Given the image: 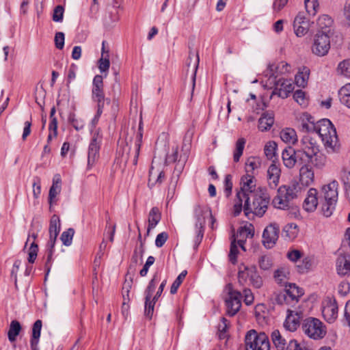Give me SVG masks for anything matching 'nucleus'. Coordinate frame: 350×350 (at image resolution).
Returning a JSON list of instances; mask_svg holds the SVG:
<instances>
[{"mask_svg":"<svg viewBox=\"0 0 350 350\" xmlns=\"http://www.w3.org/2000/svg\"><path fill=\"white\" fill-rule=\"evenodd\" d=\"M300 130L306 133H316L321 137L328 153L338 150L340 144L336 129L328 119H322L314 122V118L308 113L302 114Z\"/></svg>","mask_w":350,"mask_h":350,"instance_id":"nucleus-1","label":"nucleus"},{"mask_svg":"<svg viewBox=\"0 0 350 350\" xmlns=\"http://www.w3.org/2000/svg\"><path fill=\"white\" fill-rule=\"evenodd\" d=\"M256 180L253 175L247 174L243 176L240 181V189L237 191L234 204L233 206V214L237 216L243 209V200H250L251 196L254 194Z\"/></svg>","mask_w":350,"mask_h":350,"instance_id":"nucleus-2","label":"nucleus"},{"mask_svg":"<svg viewBox=\"0 0 350 350\" xmlns=\"http://www.w3.org/2000/svg\"><path fill=\"white\" fill-rule=\"evenodd\" d=\"M252 203L250 200H243V208L246 216L252 213L258 217H262L266 213L269 203V197L265 193H256L251 196Z\"/></svg>","mask_w":350,"mask_h":350,"instance_id":"nucleus-3","label":"nucleus"},{"mask_svg":"<svg viewBox=\"0 0 350 350\" xmlns=\"http://www.w3.org/2000/svg\"><path fill=\"white\" fill-rule=\"evenodd\" d=\"M301 329L308 337L314 340L322 339L327 333L323 323L314 317H308L303 320Z\"/></svg>","mask_w":350,"mask_h":350,"instance_id":"nucleus-4","label":"nucleus"},{"mask_svg":"<svg viewBox=\"0 0 350 350\" xmlns=\"http://www.w3.org/2000/svg\"><path fill=\"white\" fill-rule=\"evenodd\" d=\"M194 217L196 218V237L195 240L196 244L198 245L202 241L204 236V227L205 225V219L210 217L212 224L215 221V219L212 215L211 209L206 206H200L196 204L193 208Z\"/></svg>","mask_w":350,"mask_h":350,"instance_id":"nucleus-5","label":"nucleus"},{"mask_svg":"<svg viewBox=\"0 0 350 350\" xmlns=\"http://www.w3.org/2000/svg\"><path fill=\"white\" fill-rule=\"evenodd\" d=\"M245 350H270L267 336L264 332L250 330L245 337Z\"/></svg>","mask_w":350,"mask_h":350,"instance_id":"nucleus-6","label":"nucleus"},{"mask_svg":"<svg viewBox=\"0 0 350 350\" xmlns=\"http://www.w3.org/2000/svg\"><path fill=\"white\" fill-rule=\"evenodd\" d=\"M329 31H318L314 36L311 46L312 53L318 56H325L330 49Z\"/></svg>","mask_w":350,"mask_h":350,"instance_id":"nucleus-7","label":"nucleus"},{"mask_svg":"<svg viewBox=\"0 0 350 350\" xmlns=\"http://www.w3.org/2000/svg\"><path fill=\"white\" fill-rule=\"evenodd\" d=\"M297 154L299 161L302 163L306 159H310L315 153L319 152L317 142L309 136H304L300 141Z\"/></svg>","mask_w":350,"mask_h":350,"instance_id":"nucleus-8","label":"nucleus"},{"mask_svg":"<svg viewBox=\"0 0 350 350\" xmlns=\"http://www.w3.org/2000/svg\"><path fill=\"white\" fill-rule=\"evenodd\" d=\"M228 297L226 299V313L230 317L234 316L241 306V294L233 288L232 284H228L226 286Z\"/></svg>","mask_w":350,"mask_h":350,"instance_id":"nucleus-9","label":"nucleus"},{"mask_svg":"<svg viewBox=\"0 0 350 350\" xmlns=\"http://www.w3.org/2000/svg\"><path fill=\"white\" fill-rule=\"evenodd\" d=\"M102 139L99 130L95 131L92 134L88 150V169H91L99 158Z\"/></svg>","mask_w":350,"mask_h":350,"instance_id":"nucleus-10","label":"nucleus"},{"mask_svg":"<svg viewBox=\"0 0 350 350\" xmlns=\"http://www.w3.org/2000/svg\"><path fill=\"white\" fill-rule=\"evenodd\" d=\"M103 78L101 75H96L92 81V99L97 106L104 107L105 100L109 103L110 99L106 98L103 90Z\"/></svg>","mask_w":350,"mask_h":350,"instance_id":"nucleus-11","label":"nucleus"},{"mask_svg":"<svg viewBox=\"0 0 350 350\" xmlns=\"http://www.w3.org/2000/svg\"><path fill=\"white\" fill-rule=\"evenodd\" d=\"M280 232V227L275 224H270L264 230L262 233V243L266 248L271 249L276 243Z\"/></svg>","mask_w":350,"mask_h":350,"instance_id":"nucleus-12","label":"nucleus"},{"mask_svg":"<svg viewBox=\"0 0 350 350\" xmlns=\"http://www.w3.org/2000/svg\"><path fill=\"white\" fill-rule=\"evenodd\" d=\"M303 317V312L299 308L292 310L287 309V316L284 323V327L290 331L294 332L300 325V319Z\"/></svg>","mask_w":350,"mask_h":350,"instance_id":"nucleus-13","label":"nucleus"},{"mask_svg":"<svg viewBox=\"0 0 350 350\" xmlns=\"http://www.w3.org/2000/svg\"><path fill=\"white\" fill-rule=\"evenodd\" d=\"M310 29V21L305 13L299 12L293 21V29L297 37L305 36Z\"/></svg>","mask_w":350,"mask_h":350,"instance_id":"nucleus-14","label":"nucleus"},{"mask_svg":"<svg viewBox=\"0 0 350 350\" xmlns=\"http://www.w3.org/2000/svg\"><path fill=\"white\" fill-rule=\"evenodd\" d=\"M293 90L294 84L291 80L281 78L275 83L272 95H278L282 98H286Z\"/></svg>","mask_w":350,"mask_h":350,"instance_id":"nucleus-15","label":"nucleus"},{"mask_svg":"<svg viewBox=\"0 0 350 350\" xmlns=\"http://www.w3.org/2000/svg\"><path fill=\"white\" fill-rule=\"evenodd\" d=\"M301 191V187L297 181H293L288 185H282L278 189V193L284 196L290 202L296 199Z\"/></svg>","mask_w":350,"mask_h":350,"instance_id":"nucleus-16","label":"nucleus"},{"mask_svg":"<svg viewBox=\"0 0 350 350\" xmlns=\"http://www.w3.org/2000/svg\"><path fill=\"white\" fill-rule=\"evenodd\" d=\"M281 169L274 161L268 167L267 170V183L269 189H275L280 183Z\"/></svg>","mask_w":350,"mask_h":350,"instance_id":"nucleus-17","label":"nucleus"},{"mask_svg":"<svg viewBox=\"0 0 350 350\" xmlns=\"http://www.w3.org/2000/svg\"><path fill=\"white\" fill-rule=\"evenodd\" d=\"M324 319L328 323H333L338 317V305L335 299H326L322 308Z\"/></svg>","mask_w":350,"mask_h":350,"instance_id":"nucleus-18","label":"nucleus"},{"mask_svg":"<svg viewBox=\"0 0 350 350\" xmlns=\"http://www.w3.org/2000/svg\"><path fill=\"white\" fill-rule=\"evenodd\" d=\"M338 181L335 180L323 185L321 189V199L338 201Z\"/></svg>","mask_w":350,"mask_h":350,"instance_id":"nucleus-19","label":"nucleus"},{"mask_svg":"<svg viewBox=\"0 0 350 350\" xmlns=\"http://www.w3.org/2000/svg\"><path fill=\"white\" fill-rule=\"evenodd\" d=\"M318 193V191L315 188H310L308 191L306 198L303 203V208L306 211L312 213L317 209L319 204Z\"/></svg>","mask_w":350,"mask_h":350,"instance_id":"nucleus-20","label":"nucleus"},{"mask_svg":"<svg viewBox=\"0 0 350 350\" xmlns=\"http://www.w3.org/2000/svg\"><path fill=\"white\" fill-rule=\"evenodd\" d=\"M297 150L288 147L283 150L282 159L284 165L288 169H292L295 166L298 159Z\"/></svg>","mask_w":350,"mask_h":350,"instance_id":"nucleus-21","label":"nucleus"},{"mask_svg":"<svg viewBox=\"0 0 350 350\" xmlns=\"http://www.w3.org/2000/svg\"><path fill=\"white\" fill-rule=\"evenodd\" d=\"M299 169V180L301 183L305 186H310L314 181V173L311 166L306 163Z\"/></svg>","mask_w":350,"mask_h":350,"instance_id":"nucleus-22","label":"nucleus"},{"mask_svg":"<svg viewBox=\"0 0 350 350\" xmlns=\"http://www.w3.org/2000/svg\"><path fill=\"white\" fill-rule=\"evenodd\" d=\"M336 270L340 275H350V256L340 255L336 261Z\"/></svg>","mask_w":350,"mask_h":350,"instance_id":"nucleus-23","label":"nucleus"},{"mask_svg":"<svg viewBox=\"0 0 350 350\" xmlns=\"http://www.w3.org/2000/svg\"><path fill=\"white\" fill-rule=\"evenodd\" d=\"M256 269L254 267H249L245 265H241L238 273V281L240 285L245 286L249 284L250 278H252Z\"/></svg>","mask_w":350,"mask_h":350,"instance_id":"nucleus-24","label":"nucleus"},{"mask_svg":"<svg viewBox=\"0 0 350 350\" xmlns=\"http://www.w3.org/2000/svg\"><path fill=\"white\" fill-rule=\"evenodd\" d=\"M254 236V226L250 224L239 228L237 234L233 236V239H236V242H241L245 244L247 238Z\"/></svg>","mask_w":350,"mask_h":350,"instance_id":"nucleus-25","label":"nucleus"},{"mask_svg":"<svg viewBox=\"0 0 350 350\" xmlns=\"http://www.w3.org/2000/svg\"><path fill=\"white\" fill-rule=\"evenodd\" d=\"M42 322L41 320H37L32 327V334L30 340L31 350H39L38 342L40 337Z\"/></svg>","mask_w":350,"mask_h":350,"instance_id":"nucleus-26","label":"nucleus"},{"mask_svg":"<svg viewBox=\"0 0 350 350\" xmlns=\"http://www.w3.org/2000/svg\"><path fill=\"white\" fill-rule=\"evenodd\" d=\"M62 180L59 174H55L53 178V184L49 192V201L50 204L55 202V198L61 191Z\"/></svg>","mask_w":350,"mask_h":350,"instance_id":"nucleus-27","label":"nucleus"},{"mask_svg":"<svg viewBox=\"0 0 350 350\" xmlns=\"http://www.w3.org/2000/svg\"><path fill=\"white\" fill-rule=\"evenodd\" d=\"M299 298L300 297H294L291 296V295L282 291L276 295L275 300L278 304H286L291 307H295L298 303Z\"/></svg>","mask_w":350,"mask_h":350,"instance_id":"nucleus-28","label":"nucleus"},{"mask_svg":"<svg viewBox=\"0 0 350 350\" xmlns=\"http://www.w3.org/2000/svg\"><path fill=\"white\" fill-rule=\"evenodd\" d=\"M274 123V118L272 113H264L258 120V129L262 131H267L271 129Z\"/></svg>","mask_w":350,"mask_h":350,"instance_id":"nucleus-29","label":"nucleus"},{"mask_svg":"<svg viewBox=\"0 0 350 350\" xmlns=\"http://www.w3.org/2000/svg\"><path fill=\"white\" fill-rule=\"evenodd\" d=\"M298 233V226L295 223H290L284 226L282 235L286 240L293 241L297 237Z\"/></svg>","mask_w":350,"mask_h":350,"instance_id":"nucleus-30","label":"nucleus"},{"mask_svg":"<svg viewBox=\"0 0 350 350\" xmlns=\"http://www.w3.org/2000/svg\"><path fill=\"white\" fill-rule=\"evenodd\" d=\"M289 271L284 267H281L274 271L273 278L275 282L280 286H286L288 284Z\"/></svg>","mask_w":350,"mask_h":350,"instance_id":"nucleus-31","label":"nucleus"},{"mask_svg":"<svg viewBox=\"0 0 350 350\" xmlns=\"http://www.w3.org/2000/svg\"><path fill=\"white\" fill-rule=\"evenodd\" d=\"M161 218V215L159 209L157 207L151 208L148 214V226L147 228V235L149 234L150 231L154 228L159 224Z\"/></svg>","mask_w":350,"mask_h":350,"instance_id":"nucleus-32","label":"nucleus"},{"mask_svg":"<svg viewBox=\"0 0 350 350\" xmlns=\"http://www.w3.org/2000/svg\"><path fill=\"white\" fill-rule=\"evenodd\" d=\"M131 139L132 138L130 137L129 140L126 139L125 141L121 139L118 142V153L122 154V160L124 163L128 161L129 156L131 153V146L129 143L131 142Z\"/></svg>","mask_w":350,"mask_h":350,"instance_id":"nucleus-33","label":"nucleus"},{"mask_svg":"<svg viewBox=\"0 0 350 350\" xmlns=\"http://www.w3.org/2000/svg\"><path fill=\"white\" fill-rule=\"evenodd\" d=\"M326 162V157L319 153V152H317L310 159H306V161H303L301 163H306L308 165L311 163L314 167L318 169H322L325 165Z\"/></svg>","mask_w":350,"mask_h":350,"instance_id":"nucleus-34","label":"nucleus"},{"mask_svg":"<svg viewBox=\"0 0 350 350\" xmlns=\"http://www.w3.org/2000/svg\"><path fill=\"white\" fill-rule=\"evenodd\" d=\"M281 139L288 144H295L297 142V136L296 131L291 128H286L281 131L280 133Z\"/></svg>","mask_w":350,"mask_h":350,"instance_id":"nucleus-35","label":"nucleus"},{"mask_svg":"<svg viewBox=\"0 0 350 350\" xmlns=\"http://www.w3.org/2000/svg\"><path fill=\"white\" fill-rule=\"evenodd\" d=\"M321 211L323 216L330 217L336 208L337 201L321 200Z\"/></svg>","mask_w":350,"mask_h":350,"instance_id":"nucleus-36","label":"nucleus"},{"mask_svg":"<svg viewBox=\"0 0 350 350\" xmlns=\"http://www.w3.org/2000/svg\"><path fill=\"white\" fill-rule=\"evenodd\" d=\"M271 340L277 350H285L288 345L286 339L278 330H274L271 333Z\"/></svg>","mask_w":350,"mask_h":350,"instance_id":"nucleus-37","label":"nucleus"},{"mask_svg":"<svg viewBox=\"0 0 350 350\" xmlns=\"http://www.w3.org/2000/svg\"><path fill=\"white\" fill-rule=\"evenodd\" d=\"M21 329V325L18 321L13 320L11 321L8 332V338L11 342L16 341V337L20 334Z\"/></svg>","mask_w":350,"mask_h":350,"instance_id":"nucleus-38","label":"nucleus"},{"mask_svg":"<svg viewBox=\"0 0 350 350\" xmlns=\"http://www.w3.org/2000/svg\"><path fill=\"white\" fill-rule=\"evenodd\" d=\"M338 96L341 103L350 108V83L345 84L339 90Z\"/></svg>","mask_w":350,"mask_h":350,"instance_id":"nucleus-39","label":"nucleus"},{"mask_svg":"<svg viewBox=\"0 0 350 350\" xmlns=\"http://www.w3.org/2000/svg\"><path fill=\"white\" fill-rule=\"evenodd\" d=\"M309 69L304 67L295 75V81L297 86L304 88L309 79Z\"/></svg>","mask_w":350,"mask_h":350,"instance_id":"nucleus-40","label":"nucleus"},{"mask_svg":"<svg viewBox=\"0 0 350 350\" xmlns=\"http://www.w3.org/2000/svg\"><path fill=\"white\" fill-rule=\"evenodd\" d=\"M141 130H142L141 124H139V133H137V135L136 136L134 150L133 152V163L135 165H136L137 163L138 157L139 154L140 148H141L142 142L143 134H142V132Z\"/></svg>","mask_w":350,"mask_h":350,"instance_id":"nucleus-41","label":"nucleus"},{"mask_svg":"<svg viewBox=\"0 0 350 350\" xmlns=\"http://www.w3.org/2000/svg\"><path fill=\"white\" fill-rule=\"evenodd\" d=\"M245 143L246 140L243 137L239 138L236 142L235 148L233 152V161L235 163L239 161V159L243 154Z\"/></svg>","mask_w":350,"mask_h":350,"instance_id":"nucleus-42","label":"nucleus"},{"mask_svg":"<svg viewBox=\"0 0 350 350\" xmlns=\"http://www.w3.org/2000/svg\"><path fill=\"white\" fill-rule=\"evenodd\" d=\"M332 23L333 21L332 18L327 14L320 16L317 21L318 27L321 29L320 31L329 30V34H331L330 27L332 25Z\"/></svg>","mask_w":350,"mask_h":350,"instance_id":"nucleus-43","label":"nucleus"},{"mask_svg":"<svg viewBox=\"0 0 350 350\" xmlns=\"http://www.w3.org/2000/svg\"><path fill=\"white\" fill-rule=\"evenodd\" d=\"M49 236L57 237L60 231V220L58 216L53 215L51 217L49 225Z\"/></svg>","mask_w":350,"mask_h":350,"instance_id":"nucleus-44","label":"nucleus"},{"mask_svg":"<svg viewBox=\"0 0 350 350\" xmlns=\"http://www.w3.org/2000/svg\"><path fill=\"white\" fill-rule=\"evenodd\" d=\"M290 201L285 198L282 195L279 194L278 193V196H276L273 200V204L274 207L279 209H287L290 206Z\"/></svg>","mask_w":350,"mask_h":350,"instance_id":"nucleus-45","label":"nucleus"},{"mask_svg":"<svg viewBox=\"0 0 350 350\" xmlns=\"http://www.w3.org/2000/svg\"><path fill=\"white\" fill-rule=\"evenodd\" d=\"M158 299H153V297H149L148 299V297H145V304H144V315L151 319L153 312H154V308L156 301Z\"/></svg>","mask_w":350,"mask_h":350,"instance_id":"nucleus-46","label":"nucleus"},{"mask_svg":"<svg viewBox=\"0 0 350 350\" xmlns=\"http://www.w3.org/2000/svg\"><path fill=\"white\" fill-rule=\"evenodd\" d=\"M68 120L76 131L83 129L85 124V120L82 118H77L74 113L69 114Z\"/></svg>","mask_w":350,"mask_h":350,"instance_id":"nucleus-47","label":"nucleus"},{"mask_svg":"<svg viewBox=\"0 0 350 350\" xmlns=\"http://www.w3.org/2000/svg\"><path fill=\"white\" fill-rule=\"evenodd\" d=\"M285 286L284 292H286L294 297H301L304 295L302 288L297 286L295 284L288 283Z\"/></svg>","mask_w":350,"mask_h":350,"instance_id":"nucleus-48","label":"nucleus"},{"mask_svg":"<svg viewBox=\"0 0 350 350\" xmlns=\"http://www.w3.org/2000/svg\"><path fill=\"white\" fill-rule=\"evenodd\" d=\"M337 72L347 78H350V59L340 62L338 65Z\"/></svg>","mask_w":350,"mask_h":350,"instance_id":"nucleus-49","label":"nucleus"},{"mask_svg":"<svg viewBox=\"0 0 350 350\" xmlns=\"http://www.w3.org/2000/svg\"><path fill=\"white\" fill-rule=\"evenodd\" d=\"M277 146V144L273 141H269L265 144L264 152L268 159L272 160L275 158Z\"/></svg>","mask_w":350,"mask_h":350,"instance_id":"nucleus-50","label":"nucleus"},{"mask_svg":"<svg viewBox=\"0 0 350 350\" xmlns=\"http://www.w3.org/2000/svg\"><path fill=\"white\" fill-rule=\"evenodd\" d=\"M260 164L261 161L260 158L255 157L248 158L245 163L247 172L252 173L255 170L260 167Z\"/></svg>","mask_w":350,"mask_h":350,"instance_id":"nucleus-51","label":"nucleus"},{"mask_svg":"<svg viewBox=\"0 0 350 350\" xmlns=\"http://www.w3.org/2000/svg\"><path fill=\"white\" fill-rule=\"evenodd\" d=\"M33 241L31 243V245L29 248L28 252V262L29 263H33L34 261L36 259L38 252V245L34 242V240L36 239L37 235L34 233L31 235Z\"/></svg>","mask_w":350,"mask_h":350,"instance_id":"nucleus-52","label":"nucleus"},{"mask_svg":"<svg viewBox=\"0 0 350 350\" xmlns=\"http://www.w3.org/2000/svg\"><path fill=\"white\" fill-rule=\"evenodd\" d=\"M159 282V278L158 275L155 273L152 278L150 280V281L148 283V285L147 288H146L144 291L145 297H153V293L154 292L156 286Z\"/></svg>","mask_w":350,"mask_h":350,"instance_id":"nucleus-53","label":"nucleus"},{"mask_svg":"<svg viewBox=\"0 0 350 350\" xmlns=\"http://www.w3.org/2000/svg\"><path fill=\"white\" fill-rule=\"evenodd\" d=\"M258 265L263 271L269 270L273 266L271 258L267 255L261 256L258 259Z\"/></svg>","mask_w":350,"mask_h":350,"instance_id":"nucleus-54","label":"nucleus"},{"mask_svg":"<svg viewBox=\"0 0 350 350\" xmlns=\"http://www.w3.org/2000/svg\"><path fill=\"white\" fill-rule=\"evenodd\" d=\"M74 234L75 230L73 228H68L62 232L60 239L64 245L70 246L72 244Z\"/></svg>","mask_w":350,"mask_h":350,"instance_id":"nucleus-55","label":"nucleus"},{"mask_svg":"<svg viewBox=\"0 0 350 350\" xmlns=\"http://www.w3.org/2000/svg\"><path fill=\"white\" fill-rule=\"evenodd\" d=\"M306 12L310 15H315L319 8L317 0H304Z\"/></svg>","mask_w":350,"mask_h":350,"instance_id":"nucleus-56","label":"nucleus"},{"mask_svg":"<svg viewBox=\"0 0 350 350\" xmlns=\"http://www.w3.org/2000/svg\"><path fill=\"white\" fill-rule=\"evenodd\" d=\"M293 98L302 107H306L308 104L305 92L301 90L295 92Z\"/></svg>","mask_w":350,"mask_h":350,"instance_id":"nucleus-57","label":"nucleus"},{"mask_svg":"<svg viewBox=\"0 0 350 350\" xmlns=\"http://www.w3.org/2000/svg\"><path fill=\"white\" fill-rule=\"evenodd\" d=\"M187 272V271H183L176 278V279L172 283L170 288L171 294H175L177 292V290L180 285L182 284L183 281L186 277Z\"/></svg>","mask_w":350,"mask_h":350,"instance_id":"nucleus-58","label":"nucleus"},{"mask_svg":"<svg viewBox=\"0 0 350 350\" xmlns=\"http://www.w3.org/2000/svg\"><path fill=\"white\" fill-rule=\"evenodd\" d=\"M238 245L235 239H232L230 244V249L229 253V260L232 264L237 262V258L238 254Z\"/></svg>","mask_w":350,"mask_h":350,"instance_id":"nucleus-59","label":"nucleus"},{"mask_svg":"<svg viewBox=\"0 0 350 350\" xmlns=\"http://www.w3.org/2000/svg\"><path fill=\"white\" fill-rule=\"evenodd\" d=\"M64 8L62 5H57L54 10L53 13V21L54 22L57 23H61L63 21L64 18Z\"/></svg>","mask_w":350,"mask_h":350,"instance_id":"nucleus-60","label":"nucleus"},{"mask_svg":"<svg viewBox=\"0 0 350 350\" xmlns=\"http://www.w3.org/2000/svg\"><path fill=\"white\" fill-rule=\"evenodd\" d=\"M110 62H109V55H101V58L99 60V70L101 72L107 71L109 68Z\"/></svg>","mask_w":350,"mask_h":350,"instance_id":"nucleus-61","label":"nucleus"},{"mask_svg":"<svg viewBox=\"0 0 350 350\" xmlns=\"http://www.w3.org/2000/svg\"><path fill=\"white\" fill-rule=\"evenodd\" d=\"M232 176L230 174H227L224 179V193L228 198L231 195L232 189Z\"/></svg>","mask_w":350,"mask_h":350,"instance_id":"nucleus-62","label":"nucleus"},{"mask_svg":"<svg viewBox=\"0 0 350 350\" xmlns=\"http://www.w3.org/2000/svg\"><path fill=\"white\" fill-rule=\"evenodd\" d=\"M65 35L63 32H57L55 35L54 42L57 49L62 50L64 46Z\"/></svg>","mask_w":350,"mask_h":350,"instance_id":"nucleus-63","label":"nucleus"},{"mask_svg":"<svg viewBox=\"0 0 350 350\" xmlns=\"http://www.w3.org/2000/svg\"><path fill=\"white\" fill-rule=\"evenodd\" d=\"M285 350H309L304 345L299 344L295 339L290 340Z\"/></svg>","mask_w":350,"mask_h":350,"instance_id":"nucleus-64","label":"nucleus"}]
</instances>
